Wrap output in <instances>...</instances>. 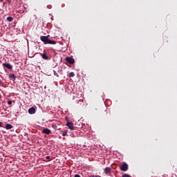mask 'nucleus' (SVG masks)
Returning <instances> with one entry per match:
<instances>
[{"label": "nucleus", "instance_id": "9d476101", "mask_svg": "<svg viewBox=\"0 0 177 177\" xmlns=\"http://www.w3.org/2000/svg\"><path fill=\"white\" fill-rule=\"evenodd\" d=\"M6 130L13 129V126H12L10 124H6Z\"/></svg>", "mask_w": 177, "mask_h": 177}, {"label": "nucleus", "instance_id": "20e7f679", "mask_svg": "<svg viewBox=\"0 0 177 177\" xmlns=\"http://www.w3.org/2000/svg\"><path fill=\"white\" fill-rule=\"evenodd\" d=\"M66 126L68 127V129L71 131L74 130V126H73V123L71 122H68L66 124Z\"/></svg>", "mask_w": 177, "mask_h": 177}, {"label": "nucleus", "instance_id": "423d86ee", "mask_svg": "<svg viewBox=\"0 0 177 177\" xmlns=\"http://www.w3.org/2000/svg\"><path fill=\"white\" fill-rule=\"evenodd\" d=\"M42 133L46 135H50L51 134V130L49 129H44L42 130Z\"/></svg>", "mask_w": 177, "mask_h": 177}, {"label": "nucleus", "instance_id": "0eeeda50", "mask_svg": "<svg viewBox=\"0 0 177 177\" xmlns=\"http://www.w3.org/2000/svg\"><path fill=\"white\" fill-rule=\"evenodd\" d=\"M36 113V109L34 107H31L30 109H28V113L32 115Z\"/></svg>", "mask_w": 177, "mask_h": 177}, {"label": "nucleus", "instance_id": "f257e3e1", "mask_svg": "<svg viewBox=\"0 0 177 177\" xmlns=\"http://www.w3.org/2000/svg\"><path fill=\"white\" fill-rule=\"evenodd\" d=\"M48 37H49V35H48V36H41L40 37V40L42 41V42H44V45H46V44L55 45L56 41L49 39Z\"/></svg>", "mask_w": 177, "mask_h": 177}, {"label": "nucleus", "instance_id": "7ed1b4c3", "mask_svg": "<svg viewBox=\"0 0 177 177\" xmlns=\"http://www.w3.org/2000/svg\"><path fill=\"white\" fill-rule=\"evenodd\" d=\"M66 62L68 63L71 65H73L74 63H75V61L73 57H66Z\"/></svg>", "mask_w": 177, "mask_h": 177}, {"label": "nucleus", "instance_id": "4468645a", "mask_svg": "<svg viewBox=\"0 0 177 177\" xmlns=\"http://www.w3.org/2000/svg\"><path fill=\"white\" fill-rule=\"evenodd\" d=\"M52 128L55 130L57 129V126L55 124H52Z\"/></svg>", "mask_w": 177, "mask_h": 177}, {"label": "nucleus", "instance_id": "9b49d317", "mask_svg": "<svg viewBox=\"0 0 177 177\" xmlns=\"http://www.w3.org/2000/svg\"><path fill=\"white\" fill-rule=\"evenodd\" d=\"M6 20H7V21L12 22V21H13V17H7Z\"/></svg>", "mask_w": 177, "mask_h": 177}, {"label": "nucleus", "instance_id": "412c9836", "mask_svg": "<svg viewBox=\"0 0 177 177\" xmlns=\"http://www.w3.org/2000/svg\"><path fill=\"white\" fill-rule=\"evenodd\" d=\"M75 177H80V176L78 175V174H75Z\"/></svg>", "mask_w": 177, "mask_h": 177}, {"label": "nucleus", "instance_id": "1a4fd4ad", "mask_svg": "<svg viewBox=\"0 0 177 177\" xmlns=\"http://www.w3.org/2000/svg\"><path fill=\"white\" fill-rule=\"evenodd\" d=\"M111 171V169L110 167H106L104 169V173H105L106 174H110Z\"/></svg>", "mask_w": 177, "mask_h": 177}, {"label": "nucleus", "instance_id": "4be33fe9", "mask_svg": "<svg viewBox=\"0 0 177 177\" xmlns=\"http://www.w3.org/2000/svg\"><path fill=\"white\" fill-rule=\"evenodd\" d=\"M0 84H2V82L0 80Z\"/></svg>", "mask_w": 177, "mask_h": 177}, {"label": "nucleus", "instance_id": "6e6552de", "mask_svg": "<svg viewBox=\"0 0 177 177\" xmlns=\"http://www.w3.org/2000/svg\"><path fill=\"white\" fill-rule=\"evenodd\" d=\"M41 55L42 56V59L44 60H48L49 57L46 53H41Z\"/></svg>", "mask_w": 177, "mask_h": 177}, {"label": "nucleus", "instance_id": "f03ea898", "mask_svg": "<svg viewBox=\"0 0 177 177\" xmlns=\"http://www.w3.org/2000/svg\"><path fill=\"white\" fill-rule=\"evenodd\" d=\"M120 170L123 172H127L128 170V165L126 162H124L120 165Z\"/></svg>", "mask_w": 177, "mask_h": 177}, {"label": "nucleus", "instance_id": "dca6fc26", "mask_svg": "<svg viewBox=\"0 0 177 177\" xmlns=\"http://www.w3.org/2000/svg\"><path fill=\"white\" fill-rule=\"evenodd\" d=\"M122 177H132V176L128 174H124L122 176Z\"/></svg>", "mask_w": 177, "mask_h": 177}, {"label": "nucleus", "instance_id": "f3484780", "mask_svg": "<svg viewBox=\"0 0 177 177\" xmlns=\"http://www.w3.org/2000/svg\"><path fill=\"white\" fill-rule=\"evenodd\" d=\"M67 136V131H63L62 136Z\"/></svg>", "mask_w": 177, "mask_h": 177}, {"label": "nucleus", "instance_id": "6ab92c4d", "mask_svg": "<svg viewBox=\"0 0 177 177\" xmlns=\"http://www.w3.org/2000/svg\"><path fill=\"white\" fill-rule=\"evenodd\" d=\"M46 160H51V157L49 156H47L46 157Z\"/></svg>", "mask_w": 177, "mask_h": 177}, {"label": "nucleus", "instance_id": "2eb2a0df", "mask_svg": "<svg viewBox=\"0 0 177 177\" xmlns=\"http://www.w3.org/2000/svg\"><path fill=\"white\" fill-rule=\"evenodd\" d=\"M89 177H102L101 176L99 175H91Z\"/></svg>", "mask_w": 177, "mask_h": 177}, {"label": "nucleus", "instance_id": "ddd939ff", "mask_svg": "<svg viewBox=\"0 0 177 177\" xmlns=\"http://www.w3.org/2000/svg\"><path fill=\"white\" fill-rule=\"evenodd\" d=\"M75 76V74L73 72L69 73V77H73Z\"/></svg>", "mask_w": 177, "mask_h": 177}, {"label": "nucleus", "instance_id": "f8f14e48", "mask_svg": "<svg viewBox=\"0 0 177 177\" xmlns=\"http://www.w3.org/2000/svg\"><path fill=\"white\" fill-rule=\"evenodd\" d=\"M9 77L12 79V80L17 79V76H15L14 74H10Z\"/></svg>", "mask_w": 177, "mask_h": 177}, {"label": "nucleus", "instance_id": "5701e85b", "mask_svg": "<svg viewBox=\"0 0 177 177\" xmlns=\"http://www.w3.org/2000/svg\"><path fill=\"white\" fill-rule=\"evenodd\" d=\"M0 1L3 2V0H0Z\"/></svg>", "mask_w": 177, "mask_h": 177}, {"label": "nucleus", "instance_id": "a211bd4d", "mask_svg": "<svg viewBox=\"0 0 177 177\" xmlns=\"http://www.w3.org/2000/svg\"><path fill=\"white\" fill-rule=\"evenodd\" d=\"M12 102H12V100H9L7 103H8L9 105H11Z\"/></svg>", "mask_w": 177, "mask_h": 177}, {"label": "nucleus", "instance_id": "39448f33", "mask_svg": "<svg viewBox=\"0 0 177 177\" xmlns=\"http://www.w3.org/2000/svg\"><path fill=\"white\" fill-rule=\"evenodd\" d=\"M3 66L7 68L8 70H12L13 68V66L9 64V63H3Z\"/></svg>", "mask_w": 177, "mask_h": 177}, {"label": "nucleus", "instance_id": "aec40b11", "mask_svg": "<svg viewBox=\"0 0 177 177\" xmlns=\"http://www.w3.org/2000/svg\"><path fill=\"white\" fill-rule=\"evenodd\" d=\"M2 126H3V122H0V127H2Z\"/></svg>", "mask_w": 177, "mask_h": 177}]
</instances>
